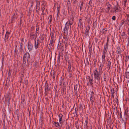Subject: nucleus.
I'll list each match as a JSON object with an SVG mask.
<instances>
[{
    "label": "nucleus",
    "instance_id": "nucleus-1",
    "mask_svg": "<svg viewBox=\"0 0 129 129\" xmlns=\"http://www.w3.org/2000/svg\"><path fill=\"white\" fill-rule=\"evenodd\" d=\"M103 66L104 65L101 63L100 64L99 68V71H98V69L96 68L95 70L93 71V75L95 79L99 81L102 74L101 72H102Z\"/></svg>",
    "mask_w": 129,
    "mask_h": 129
},
{
    "label": "nucleus",
    "instance_id": "nucleus-2",
    "mask_svg": "<svg viewBox=\"0 0 129 129\" xmlns=\"http://www.w3.org/2000/svg\"><path fill=\"white\" fill-rule=\"evenodd\" d=\"M62 114H59V122L60 124H59V123L58 122H54V124L55 126H56L58 128H60L61 127L62 123V122H61L62 117Z\"/></svg>",
    "mask_w": 129,
    "mask_h": 129
},
{
    "label": "nucleus",
    "instance_id": "nucleus-3",
    "mask_svg": "<svg viewBox=\"0 0 129 129\" xmlns=\"http://www.w3.org/2000/svg\"><path fill=\"white\" fill-rule=\"evenodd\" d=\"M30 55L28 52H27L25 53L23 56V64H26V62L29 61L30 60Z\"/></svg>",
    "mask_w": 129,
    "mask_h": 129
},
{
    "label": "nucleus",
    "instance_id": "nucleus-4",
    "mask_svg": "<svg viewBox=\"0 0 129 129\" xmlns=\"http://www.w3.org/2000/svg\"><path fill=\"white\" fill-rule=\"evenodd\" d=\"M120 9L121 7L118 4V2H117L116 5L113 7V11L115 13H117L120 11Z\"/></svg>",
    "mask_w": 129,
    "mask_h": 129
},
{
    "label": "nucleus",
    "instance_id": "nucleus-5",
    "mask_svg": "<svg viewBox=\"0 0 129 129\" xmlns=\"http://www.w3.org/2000/svg\"><path fill=\"white\" fill-rule=\"evenodd\" d=\"M80 86V85L79 84V83H77L76 85H75L74 86V92L76 94H77L78 91L79 89Z\"/></svg>",
    "mask_w": 129,
    "mask_h": 129
},
{
    "label": "nucleus",
    "instance_id": "nucleus-6",
    "mask_svg": "<svg viewBox=\"0 0 129 129\" xmlns=\"http://www.w3.org/2000/svg\"><path fill=\"white\" fill-rule=\"evenodd\" d=\"M124 116L125 120L126 121L129 118V113L128 112V110L127 109L125 111Z\"/></svg>",
    "mask_w": 129,
    "mask_h": 129
},
{
    "label": "nucleus",
    "instance_id": "nucleus-7",
    "mask_svg": "<svg viewBox=\"0 0 129 129\" xmlns=\"http://www.w3.org/2000/svg\"><path fill=\"white\" fill-rule=\"evenodd\" d=\"M37 36V34L36 33H30V37L31 40H33L34 38L36 40Z\"/></svg>",
    "mask_w": 129,
    "mask_h": 129
},
{
    "label": "nucleus",
    "instance_id": "nucleus-8",
    "mask_svg": "<svg viewBox=\"0 0 129 129\" xmlns=\"http://www.w3.org/2000/svg\"><path fill=\"white\" fill-rule=\"evenodd\" d=\"M45 95H47L49 93L50 90V89L48 88V85L46 83L45 85Z\"/></svg>",
    "mask_w": 129,
    "mask_h": 129
},
{
    "label": "nucleus",
    "instance_id": "nucleus-9",
    "mask_svg": "<svg viewBox=\"0 0 129 129\" xmlns=\"http://www.w3.org/2000/svg\"><path fill=\"white\" fill-rule=\"evenodd\" d=\"M64 32H70L71 30V28H70L69 25L66 24L65 27L64 28Z\"/></svg>",
    "mask_w": 129,
    "mask_h": 129
},
{
    "label": "nucleus",
    "instance_id": "nucleus-10",
    "mask_svg": "<svg viewBox=\"0 0 129 129\" xmlns=\"http://www.w3.org/2000/svg\"><path fill=\"white\" fill-rule=\"evenodd\" d=\"M27 47L29 52H30L32 50L33 46L31 42H29L28 43Z\"/></svg>",
    "mask_w": 129,
    "mask_h": 129
},
{
    "label": "nucleus",
    "instance_id": "nucleus-11",
    "mask_svg": "<svg viewBox=\"0 0 129 129\" xmlns=\"http://www.w3.org/2000/svg\"><path fill=\"white\" fill-rule=\"evenodd\" d=\"M10 100V97L9 96V94H8L6 96V97L5 99V101L6 102L7 101L8 106H9Z\"/></svg>",
    "mask_w": 129,
    "mask_h": 129
},
{
    "label": "nucleus",
    "instance_id": "nucleus-12",
    "mask_svg": "<svg viewBox=\"0 0 129 129\" xmlns=\"http://www.w3.org/2000/svg\"><path fill=\"white\" fill-rule=\"evenodd\" d=\"M91 93H92V94H91V96L90 98V100L92 104H93V102H94L95 98L94 96L93 92H92Z\"/></svg>",
    "mask_w": 129,
    "mask_h": 129
},
{
    "label": "nucleus",
    "instance_id": "nucleus-13",
    "mask_svg": "<svg viewBox=\"0 0 129 129\" xmlns=\"http://www.w3.org/2000/svg\"><path fill=\"white\" fill-rule=\"evenodd\" d=\"M55 42V40H50V43L49 45V47L51 49L54 46Z\"/></svg>",
    "mask_w": 129,
    "mask_h": 129
},
{
    "label": "nucleus",
    "instance_id": "nucleus-14",
    "mask_svg": "<svg viewBox=\"0 0 129 129\" xmlns=\"http://www.w3.org/2000/svg\"><path fill=\"white\" fill-rule=\"evenodd\" d=\"M24 38H22L21 40V41L20 44V49H21L23 50V49H22L23 48V46L24 44Z\"/></svg>",
    "mask_w": 129,
    "mask_h": 129
},
{
    "label": "nucleus",
    "instance_id": "nucleus-15",
    "mask_svg": "<svg viewBox=\"0 0 129 129\" xmlns=\"http://www.w3.org/2000/svg\"><path fill=\"white\" fill-rule=\"evenodd\" d=\"M111 66V62L110 60L108 61V64L107 66V68L108 70H110Z\"/></svg>",
    "mask_w": 129,
    "mask_h": 129
},
{
    "label": "nucleus",
    "instance_id": "nucleus-16",
    "mask_svg": "<svg viewBox=\"0 0 129 129\" xmlns=\"http://www.w3.org/2000/svg\"><path fill=\"white\" fill-rule=\"evenodd\" d=\"M25 95H23L21 97V103H23L24 101H25Z\"/></svg>",
    "mask_w": 129,
    "mask_h": 129
},
{
    "label": "nucleus",
    "instance_id": "nucleus-17",
    "mask_svg": "<svg viewBox=\"0 0 129 129\" xmlns=\"http://www.w3.org/2000/svg\"><path fill=\"white\" fill-rule=\"evenodd\" d=\"M121 51L120 48V47H118L117 48V53L118 54V58L119 56L120 57V56L121 54Z\"/></svg>",
    "mask_w": 129,
    "mask_h": 129
},
{
    "label": "nucleus",
    "instance_id": "nucleus-18",
    "mask_svg": "<svg viewBox=\"0 0 129 129\" xmlns=\"http://www.w3.org/2000/svg\"><path fill=\"white\" fill-rule=\"evenodd\" d=\"M36 3V9H38V8H39L40 7V3L39 1H37Z\"/></svg>",
    "mask_w": 129,
    "mask_h": 129
},
{
    "label": "nucleus",
    "instance_id": "nucleus-19",
    "mask_svg": "<svg viewBox=\"0 0 129 129\" xmlns=\"http://www.w3.org/2000/svg\"><path fill=\"white\" fill-rule=\"evenodd\" d=\"M35 47L36 49H37L38 47L39 46V43L38 41L37 40V42H36V40L35 39Z\"/></svg>",
    "mask_w": 129,
    "mask_h": 129
},
{
    "label": "nucleus",
    "instance_id": "nucleus-20",
    "mask_svg": "<svg viewBox=\"0 0 129 129\" xmlns=\"http://www.w3.org/2000/svg\"><path fill=\"white\" fill-rule=\"evenodd\" d=\"M66 24L69 25L70 24V25H72L73 24V19L71 18V19L70 20L69 22H67Z\"/></svg>",
    "mask_w": 129,
    "mask_h": 129
},
{
    "label": "nucleus",
    "instance_id": "nucleus-21",
    "mask_svg": "<svg viewBox=\"0 0 129 129\" xmlns=\"http://www.w3.org/2000/svg\"><path fill=\"white\" fill-rule=\"evenodd\" d=\"M111 89V96L112 97H114V93H115L114 89L112 88V87L111 88H110Z\"/></svg>",
    "mask_w": 129,
    "mask_h": 129
},
{
    "label": "nucleus",
    "instance_id": "nucleus-22",
    "mask_svg": "<svg viewBox=\"0 0 129 129\" xmlns=\"http://www.w3.org/2000/svg\"><path fill=\"white\" fill-rule=\"evenodd\" d=\"M103 78L104 81L105 82L107 80H108V78H107V75L105 73H104Z\"/></svg>",
    "mask_w": 129,
    "mask_h": 129
},
{
    "label": "nucleus",
    "instance_id": "nucleus-23",
    "mask_svg": "<svg viewBox=\"0 0 129 129\" xmlns=\"http://www.w3.org/2000/svg\"><path fill=\"white\" fill-rule=\"evenodd\" d=\"M19 110L17 109L15 111V113L17 115V118L18 120H19Z\"/></svg>",
    "mask_w": 129,
    "mask_h": 129
},
{
    "label": "nucleus",
    "instance_id": "nucleus-24",
    "mask_svg": "<svg viewBox=\"0 0 129 129\" xmlns=\"http://www.w3.org/2000/svg\"><path fill=\"white\" fill-rule=\"evenodd\" d=\"M125 25L126 26L127 25H129V19H126L124 21Z\"/></svg>",
    "mask_w": 129,
    "mask_h": 129
},
{
    "label": "nucleus",
    "instance_id": "nucleus-25",
    "mask_svg": "<svg viewBox=\"0 0 129 129\" xmlns=\"http://www.w3.org/2000/svg\"><path fill=\"white\" fill-rule=\"evenodd\" d=\"M108 46L107 45H105L104 47V49L103 50V52H107V50L108 49Z\"/></svg>",
    "mask_w": 129,
    "mask_h": 129
},
{
    "label": "nucleus",
    "instance_id": "nucleus-26",
    "mask_svg": "<svg viewBox=\"0 0 129 129\" xmlns=\"http://www.w3.org/2000/svg\"><path fill=\"white\" fill-rule=\"evenodd\" d=\"M106 52H103V54L102 56V60H103L105 61V54Z\"/></svg>",
    "mask_w": 129,
    "mask_h": 129
},
{
    "label": "nucleus",
    "instance_id": "nucleus-27",
    "mask_svg": "<svg viewBox=\"0 0 129 129\" xmlns=\"http://www.w3.org/2000/svg\"><path fill=\"white\" fill-rule=\"evenodd\" d=\"M23 73L21 74V76L20 77V83H22V80L24 78V75L23 74Z\"/></svg>",
    "mask_w": 129,
    "mask_h": 129
},
{
    "label": "nucleus",
    "instance_id": "nucleus-28",
    "mask_svg": "<svg viewBox=\"0 0 129 129\" xmlns=\"http://www.w3.org/2000/svg\"><path fill=\"white\" fill-rule=\"evenodd\" d=\"M88 123V120H86L85 121V123H84V127L85 128H87L88 127L87 124Z\"/></svg>",
    "mask_w": 129,
    "mask_h": 129
},
{
    "label": "nucleus",
    "instance_id": "nucleus-29",
    "mask_svg": "<svg viewBox=\"0 0 129 129\" xmlns=\"http://www.w3.org/2000/svg\"><path fill=\"white\" fill-rule=\"evenodd\" d=\"M68 73L70 75H72V69L71 67H70L68 68Z\"/></svg>",
    "mask_w": 129,
    "mask_h": 129
},
{
    "label": "nucleus",
    "instance_id": "nucleus-30",
    "mask_svg": "<svg viewBox=\"0 0 129 129\" xmlns=\"http://www.w3.org/2000/svg\"><path fill=\"white\" fill-rule=\"evenodd\" d=\"M125 77L126 78L129 79V72L126 71L125 73Z\"/></svg>",
    "mask_w": 129,
    "mask_h": 129
},
{
    "label": "nucleus",
    "instance_id": "nucleus-31",
    "mask_svg": "<svg viewBox=\"0 0 129 129\" xmlns=\"http://www.w3.org/2000/svg\"><path fill=\"white\" fill-rule=\"evenodd\" d=\"M82 19H80L79 20V23H78V26L81 27L82 25Z\"/></svg>",
    "mask_w": 129,
    "mask_h": 129
},
{
    "label": "nucleus",
    "instance_id": "nucleus-32",
    "mask_svg": "<svg viewBox=\"0 0 129 129\" xmlns=\"http://www.w3.org/2000/svg\"><path fill=\"white\" fill-rule=\"evenodd\" d=\"M63 34L64 36V37H63V38L64 39H66L67 38V37H68V33H63Z\"/></svg>",
    "mask_w": 129,
    "mask_h": 129
},
{
    "label": "nucleus",
    "instance_id": "nucleus-33",
    "mask_svg": "<svg viewBox=\"0 0 129 129\" xmlns=\"http://www.w3.org/2000/svg\"><path fill=\"white\" fill-rule=\"evenodd\" d=\"M52 16L51 15H50L49 16V17L48 19V20L49 19V22L50 23H51L52 21Z\"/></svg>",
    "mask_w": 129,
    "mask_h": 129
},
{
    "label": "nucleus",
    "instance_id": "nucleus-34",
    "mask_svg": "<svg viewBox=\"0 0 129 129\" xmlns=\"http://www.w3.org/2000/svg\"><path fill=\"white\" fill-rule=\"evenodd\" d=\"M89 82L90 84L92 85L93 83V79L92 78V79H90V77L89 76Z\"/></svg>",
    "mask_w": 129,
    "mask_h": 129
},
{
    "label": "nucleus",
    "instance_id": "nucleus-35",
    "mask_svg": "<svg viewBox=\"0 0 129 129\" xmlns=\"http://www.w3.org/2000/svg\"><path fill=\"white\" fill-rule=\"evenodd\" d=\"M110 7H108L106 9V13H109V11L110 10Z\"/></svg>",
    "mask_w": 129,
    "mask_h": 129
},
{
    "label": "nucleus",
    "instance_id": "nucleus-36",
    "mask_svg": "<svg viewBox=\"0 0 129 129\" xmlns=\"http://www.w3.org/2000/svg\"><path fill=\"white\" fill-rule=\"evenodd\" d=\"M63 93H64V92L65 91H66V86L65 85H64V84L63 85Z\"/></svg>",
    "mask_w": 129,
    "mask_h": 129
},
{
    "label": "nucleus",
    "instance_id": "nucleus-37",
    "mask_svg": "<svg viewBox=\"0 0 129 129\" xmlns=\"http://www.w3.org/2000/svg\"><path fill=\"white\" fill-rule=\"evenodd\" d=\"M15 16H12V17L11 18V23H13L14 22V21H15L14 19L15 18Z\"/></svg>",
    "mask_w": 129,
    "mask_h": 129
},
{
    "label": "nucleus",
    "instance_id": "nucleus-38",
    "mask_svg": "<svg viewBox=\"0 0 129 129\" xmlns=\"http://www.w3.org/2000/svg\"><path fill=\"white\" fill-rule=\"evenodd\" d=\"M80 2L81 3V5L80 6V11H81L82 9L83 3L82 1H80Z\"/></svg>",
    "mask_w": 129,
    "mask_h": 129
},
{
    "label": "nucleus",
    "instance_id": "nucleus-39",
    "mask_svg": "<svg viewBox=\"0 0 129 129\" xmlns=\"http://www.w3.org/2000/svg\"><path fill=\"white\" fill-rule=\"evenodd\" d=\"M94 63L93 64L94 67H95L96 65V58L95 59H93Z\"/></svg>",
    "mask_w": 129,
    "mask_h": 129
},
{
    "label": "nucleus",
    "instance_id": "nucleus-40",
    "mask_svg": "<svg viewBox=\"0 0 129 129\" xmlns=\"http://www.w3.org/2000/svg\"><path fill=\"white\" fill-rule=\"evenodd\" d=\"M92 0H90L89 1V2L88 3L89 7H92Z\"/></svg>",
    "mask_w": 129,
    "mask_h": 129
},
{
    "label": "nucleus",
    "instance_id": "nucleus-41",
    "mask_svg": "<svg viewBox=\"0 0 129 129\" xmlns=\"http://www.w3.org/2000/svg\"><path fill=\"white\" fill-rule=\"evenodd\" d=\"M86 29L85 31L87 32H88L90 29L89 26H86Z\"/></svg>",
    "mask_w": 129,
    "mask_h": 129
},
{
    "label": "nucleus",
    "instance_id": "nucleus-42",
    "mask_svg": "<svg viewBox=\"0 0 129 129\" xmlns=\"http://www.w3.org/2000/svg\"><path fill=\"white\" fill-rule=\"evenodd\" d=\"M60 60V56H58V60H57V64H58L59 63Z\"/></svg>",
    "mask_w": 129,
    "mask_h": 129
},
{
    "label": "nucleus",
    "instance_id": "nucleus-43",
    "mask_svg": "<svg viewBox=\"0 0 129 129\" xmlns=\"http://www.w3.org/2000/svg\"><path fill=\"white\" fill-rule=\"evenodd\" d=\"M36 1L35 0H31V4L32 5H34V3L36 2Z\"/></svg>",
    "mask_w": 129,
    "mask_h": 129
},
{
    "label": "nucleus",
    "instance_id": "nucleus-44",
    "mask_svg": "<svg viewBox=\"0 0 129 129\" xmlns=\"http://www.w3.org/2000/svg\"><path fill=\"white\" fill-rule=\"evenodd\" d=\"M118 116V117L120 118V119H123L122 118V115L121 113H120V114H119V113Z\"/></svg>",
    "mask_w": 129,
    "mask_h": 129
},
{
    "label": "nucleus",
    "instance_id": "nucleus-45",
    "mask_svg": "<svg viewBox=\"0 0 129 129\" xmlns=\"http://www.w3.org/2000/svg\"><path fill=\"white\" fill-rule=\"evenodd\" d=\"M40 9V7L39 8H38V9H36V11L37 13L39 14V11Z\"/></svg>",
    "mask_w": 129,
    "mask_h": 129
},
{
    "label": "nucleus",
    "instance_id": "nucleus-46",
    "mask_svg": "<svg viewBox=\"0 0 129 129\" xmlns=\"http://www.w3.org/2000/svg\"><path fill=\"white\" fill-rule=\"evenodd\" d=\"M18 51L14 52V56H18Z\"/></svg>",
    "mask_w": 129,
    "mask_h": 129
},
{
    "label": "nucleus",
    "instance_id": "nucleus-47",
    "mask_svg": "<svg viewBox=\"0 0 129 129\" xmlns=\"http://www.w3.org/2000/svg\"><path fill=\"white\" fill-rule=\"evenodd\" d=\"M56 73V72H54L53 73V79H54L55 78V74Z\"/></svg>",
    "mask_w": 129,
    "mask_h": 129
},
{
    "label": "nucleus",
    "instance_id": "nucleus-48",
    "mask_svg": "<svg viewBox=\"0 0 129 129\" xmlns=\"http://www.w3.org/2000/svg\"><path fill=\"white\" fill-rule=\"evenodd\" d=\"M71 63L70 61L68 62V68L71 67Z\"/></svg>",
    "mask_w": 129,
    "mask_h": 129
},
{
    "label": "nucleus",
    "instance_id": "nucleus-49",
    "mask_svg": "<svg viewBox=\"0 0 129 129\" xmlns=\"http://www.w3.org/2000/svg\"><path fill=\"white\" fill-rule=\"evenodd\" d=\"M41 37V40H44V38L45 37V35L44 34H43L42 35Z\"/></svg>",
    "mask_w": 129,
    "mask_h": 129
},
{
    "label": "nucleus",
    "instance_id": "nucleus-50",
    "mask_svg": "<svg viewBox=\"0 0 129 129\" xmlns=\"http://www.w3.org/2000/svg\"><path fill=\"white\" fill-rule=\"evenodd\" d=\"M92 50V49L91 47H90L89 49V53H90V54H91V51Z\"/></svg>",
    "mask_w": 129,
    "mask_h": 129
},
{
    "label": "nucleus",
    "instance_id": "nucleus-51",
    "mask_svg": "<svg viewBox=\"0 0 129 129\" xmlns=\"http://www.w3.org/2000/svg\"><path fill=\"white\" fill-rule=\"evenodd\" d=\"M106 5L108 6V7H111V5L109 2L106 4Z\"/></svg>",
    "mask_w": 129,
    "mask_h": 129
},
{
    "label": "nucleus",
    "instance_id": "nucleus-52",
    "mask_svg": "<svg viewBox=\"0 0 129 129\" xmlns=\"http://www.w3.org/2000/svg\"><path fill=\"white\" fill-rule=\"evenodd\" d=\"M129 59V56H126V58L125 60V61L126 62Z\"/></svg>",
    "mask_w": 129,
    "mask_h": 129
},
{
    "label": "nucleus",
    "instance_id": "nucleus-53",
    "mask_svg": "<svg viewBox=\"0 0 129 129\" xmlns=\"http://www.w3.org/2000/svg\"><path fill=\"white\" fill-rule=\"evenodd\" d=\"M17 10H16L15 11V13L13 15V16H15V15H17Z\"/></svg>",
    "mask_w": 129,
    "mask_h": 129
},
{
    "label": "nucleus",
    "instance_id": "nucleus-54",
    "mask_svg": "<svg viewBox=\"0 0 129 129\" xmlns=\"http://www.w3.org/2000/svg\"><path fill=\"white\" fill-rule=\"evenodd\" d=\"M96 21L93 23V26H96Z\"/></svg>",
    "mask_w": 129,
    "mask_h": 129
},
{
    "label": "nucleus",
    "instance_id": "nucleus-55",
    "mask_svg": "<svg viewBox=\"0 0 129 129\" xmlns=\"http://www.w3.org/2000/svg\"><path fill=\"white\" fill-rule=\"evenodd\" d=\"M11 77L10 76H8L7 79V81H8V82H9L10 80V79Z\"/></svg>",
    "mask_w": 129,
    "mask_h": 129
},
{
    "label": "nucleus",
    "instance_id": "nucleus-56",
    "mask_svg": "<svg viewBox=\"0 0 129 129\" xmlns=\"http://www.w3.org/2000/svg\"><path fill=\"white\" fill-rule=\"evenodd\" d=\"M75 110V113L76 114H77V112L78 111V109L77 108H76Z\"/></svg>",
    "mask_w": 129,
    "mask_h": 129
},
{
    "label": "nucleus",
    "instance_id": "nucleus-57",
    "mask_svg": "<svg viewBox=\"0 0 129 129\" xmlns=\"http://www.w3.org/2000/svg\"><path fill=\"white\" fill-rule=\"evenodd\" d=\"M59 9L60 8L59 7H57V12L58 14H59Z\"/></svg>",
    "mask_w": 129,
    "mask_h": 129
},
{
    "label": "nucleus",
    "instance_id": "nucleus-58",
    "mask_svg": "<svg viewBox=\"0 0 129 129\" xmlns=\"http://www.w3.org/2000/svg\"><path fill=\"white\" fill-rule=\"evenodd\" d=\"M51 40H54V36L53 35H52L51 36Z\"/></svg>",
    "mask_w": 129,
    "mask_h": 129
},
{
    "label": "nucleus",
    "instance_id": "nucleus-59",
    "mask_svg": "<svg viewBox=\"0 0 129 129\" xmlns=\"http://www.w3.org/2000/svg\"><path fill=\"white\" fill-rule=\"evenodd\" d=\"M91 21V19L89 18L87 21V23L88 24H89L90 21Z\"/></svg>",
    "mask_w": 129,
    "mask_h": 129
},
{
    "label": "nucleus",
    "instance_id": "nucleus-60",
    "mask_svg": "<svg viewBox=\"0 0 129 129\" xmlns=\"http://www.w3.org/2000/svg\"><path fill=\"white\" fill-rule=\"evenodd\" d=\"M112 19L114 20H115L116 19V17L115 16H113L112 18Z\"/></svg>",
    "mask_w": 129,
    "mask_h": 129
},
{
    "label": "nucleus",
    "instance_id": "nucleus-61",
    "mask_svg": "<svg viewBox=\"0 0 129 129\" xmlns=\"http://www.w3.org/2000/svg\"><path fill=\"white\" fill-rule=\"evenodd\" d=\"M10 33H6V34L5 35V37L6 38L7 36L10 34Z\"/></svg>",
    "mask_w": 129,
    "mask_h": 129
},
{
    "label": "nucleus",
    "instance_id": "nucleus-62",
    "mask_svg": "<svg viewBox=\"0 0 129 129\" xmlns=\"http://www.w3.org/2000/svg\"><path fill=\"white\" fill-rule=\"evenodd\" d=\"M115 102H116V103L118 104V99L117 98H116L115 100Z\"/></svg>",
    "mask_w": 129,
    "mask_h": 129
},
{
    "label": "nucleus",
    "instance_id": "nucleus-63",
    "mask_svg": "<svg viewBox=\"0 0 129 129\" xmlns=\"http://www.w3.org/2000/svg\"><path fill=\"white\" fill-rule=\"evenodd\" d=\"M126 16L127 17V19H128L129 18V14H126Z\"/></svg>",
    "mask_w": 129,
    "mask_h": 129
},
{
    "label": "nucleus",
    "instance_id": "nucleus-64",
    "mask_svg": "<svg viewBox=\"0 0 129 129\" xmlns=\"http://www.w3.org/2000/svg\"><path fill=\"white\" fill-rule=\"evenodd\" d=\"M103 31L104 32L107 31V29L106 28H105L104 29H103Z\"/></svg>",
    "mask_w": 129,
    "mask_h": 129
}]
</instances>
